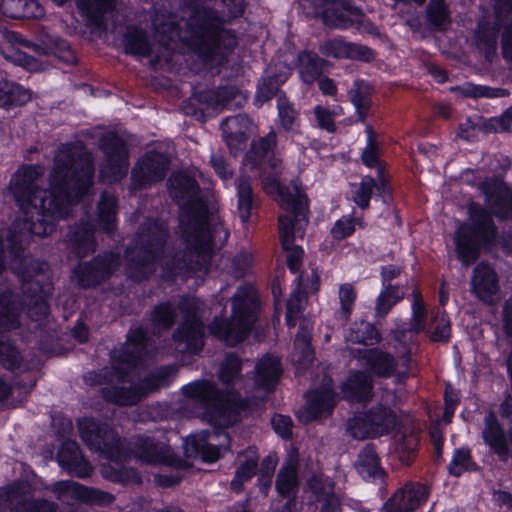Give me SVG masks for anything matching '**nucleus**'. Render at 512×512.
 I'll use <instances>...</instances> for the list:
<instances>
[{
    "label": "nucleus",
    "instance_id": "72a5a7b5",
    "mask_svg": "<svg viewBox=\"0 0 512 512\" xmlns=\"http://www.w3.org/2000/svg\"><path fill=\"white\" fill-rule=\"evenodd\" d=\"M372 380L362 372L351 375L342 386L343 398L349 402H366L370 399Z\"/></svg>",
    "mask_w": 512,
    "mask_h": 512
},
{
    "label": "nucleus",
    "instance_id": "6ab92c4d",
    "mask_svg": "<svg viewBox=\"0 0 512 512\" xmlns=\"http://www.w3.org/2000/svg\"><path fill=\"white\" fill-rule=\"evenodd\" d=\"M304 493L308 499L320 503L319 512H342V494L335 489V482L324 474H315L306 481Z\"/></svg>",
    "mask_w": 512,
    "mask_h": 512
},
{
    "label": "nucleus",
    "instance_id": "69168bd1",
    "mask_svg": "<svg viewBox=\"0 0 512 512\" xmlns=\"http://www.w3.org/2000/svg\"><path fill=\"white\" fill-rule=\"evenodd\" d=\"M357 298V292L350 283H344L339 287V301L341 305V316L344 320L350 317L354 303Z\"/></svg>",
    "mask_w": 512,
    "mask_h": 512
},
{
    "label": "nucleus",
    "instance_id": "0e129e2a",
    "mask_svg": "<svg viewBox=\"0 0 512 512\" xmlns=\"http://www.w3.org/2000/svg\"><path fill=\"white\" fill-rule=\"evenodd\" d=\"M22 357L16 347L0 338V364L9 370L18 368Z\"/></svg>",
    "mask_w": 512,
    "mask_h": 512
},
{
    "label": "nucleus",
    "instance_id": "0eeeda50",
    "mask_svg": "<svg viewBox=\"0 0 512 512\" xmlns=\"http://www.w3.org/2000/svg\"><path fill=\"white\" fill-rule=\"evenodd\" d=\"M11 254V265L22 282L24 302L27 307L28 316L34 321H41L48 315L46 299L51 294V285L42 284L38 277L43 272V263L32 259L23 249L16 248V251L9 249Z\"/></svg>",
    "mask_w": 512,
    "mask_h": 512
},
{
    "label": "nucleus",
    "instance_id": "052dcab7",
    "mask_svg": "<svg viewBox=\"0 0 512 512\" xmlns=\"http://www.w3.org/2000/svg\"><path fill=\"white\" fill-rule=\"evenodd\" d=\"M115 496L107 491L82 485L79 501L97 505L107 506L114 502Z\"/></svg>",
    "mask_w": 512,
    "mask_h": 512
},
{
    "label": "nucleus",
    "instance_id": "4be33fe9",
    "mask_svg": "<svg viewBox=\"0 0 512 512\" xmlns=\"http://www.w3.org/2000/svg\"><path fill=\"white\" fill-rule=\"evenodd\" d=\"M120 265V258L113 253L99 255L90 262L79 265L74 275L82 288L95 286L107 279Z\"/></svg>",
    "mask_w": 512,
    "mask_h": 512
},
{
    "label": "nucleus",
    "instance_id": "a878e982",
    "mask_svg": "<svg viewBox=\"0 0 512 512\" xmlns=\"http://www.w3.org/2000/svg\"><path fill=\"white\" fill-rule=\"evenodd\" d=\"M332 386V379L325 376L321 390L311 391L306 394L307 405L306 410L302 415L304 422H309L330 415L336 404Z\"/></svg>",
    "mask_w": 512,
    "mask_h": 512
},
{
    "label": "nucleus",
    "instance_id": "412c9836",
    "mask_svg": "<svg viewBox=\"0 0 512 512\" xmlns=\"http://www.w3.org/2000/svg\"><path fill=\"white\" fill-rule=\"evenodd\" d=\"M120 265V258L113 253L99 255L90 262L79 265L74 275L82 288L95 286L107 279Z\"/></svg>",
    "mask_w": 512,
    "mask_h": 512
},
{
    "label": "nucleus",
    "instance_id": "de8ad7c7",
    "mask_svg": "<svg viewBox=\"0 0 512 512\" xmlns=\"http://www.w3.org/2000/svg\"><path fill=\"white\" fill-rule=\"evenodd\" d=\"M98 219L107 233L114 231L116 227V198L103 192L98 204Z\"/></svg>",
    "mask_w": 512,
    "mask_h": 512
},
{
    "label": "nucleus",
    "instance_id": "e2e57ef3",
    "mask_svg": "<svg viewBox=\"0 0 512 512\" xmlns=\"http://www.w3.org/2000/svg\"><path fill=\"white\" fill-rule=\"evenodd\" d=\"M277 102L278 116L281 126L286 131L293 130L298 118L297 111L285 97H279Z\"/></svg>",
    "mask_w": 512,
    "mask_h": 512
},
{
    "label": "nucleus",
    "instance_id": "9d476101",
    "mask_svg": "<svg viewBox=\"0 0 512 512\" xmlns=\"http://www.w3.org/2000/svg\"><path fill=\"white\" fill-rule=\"evenodd\" d=\"M82 440L90 449L101 453L105 458L121 462L127 456V450L118 434L107 424H101L93 418H84L78 422Z\"/></svg>",
    "mask_w": 512,
    "mask_h": 512
},
{
    "label": "nucleus",
    "instance_id": "bf43d9fd",
    "mask_svg": "<svg viewBox=\"0 0 512 512\" xmlns=\"http://www.w3.org/2000/svg\"><path fill=\"white\" fill-rule=\"evenodd\" d=\"M426 13L428 21L436 28H443L450 21V13L445 0H430Z\"/></svg>",
    "mask_w": 512,
    "mask_h": 512
},
{
    "label": "nucleus",
    "instance_id": "3c124183",
    "mask_svg": "<svg viewBox=\"0 0 512 512\" xmlns=\"http://www.w3.org/2000/svg\"><path fill=\"white\" fill-rule=\"evenodd\" d=\"M349 95L360 120L364 122L371 104L369 86L362 81H356L350 89Z\"/></svg>",
    "mask_w": 512,
    "mask_h": 512
},
{
    "label": "nucleus",
    "instance_id": "c03bdc74",
    "mask_svg": "<svg viewBox=\"0 0 512 512\" xmlns=\"http://www.w3.org/2000/svg\"><path fill=\"white\" fill-rule=\"evenodd\" d=\"M345 337L347 341L363 345H374L380 341L376 328L363 320L354 322Z\"/></svg>",
    "mask_w": 512,
    "mask_h": 512
},
{
    "label": "nucleus",
    "instance_id": "a18cd8bd",
    "mask_svg": "<svg viewBox=\"0 0 512 512\" xmlns=\"http://www.w3.org/2000/svg\"><path fill=\"white\" fill-rule=\"evenodd\" d=\"M323 60L315 53L304 51L299 54V73L301 79L311 84L322 74Z\"/></svg>",
    "mask_w": 512,
    "mask_h": 512
},
{
    "label": "nucleus",
    "instance_id": "8fccbe9b",
    "mask_svg": "<svg viewBox=\"0 0 512 512\" xmlns=\"http://www.w3.org/2000/svg\"><path fill=\"white\" fill-rule=\"evenodd\" d=\"M356 468L365 479L374 478L381 474L377 454L371 446H366L359 454Z\"/></svg>",
    "mask_w": 512,
    "mask_h": 512
},
{
    "label": "nucleus",
    "instance_id": "7ed1b4c3",
    "mask_svg": "<svg viewBox=\"0 0 512 512\" xmlns=\"http://www.w3.org/2000/svg\"><path fill=\"white\" fill-rule=\"evenodd\" d=\"M153 349L154 346L147 339L142 327L131 329L117 364L112 367L111 371L105 372V377L110 374V380L113 383L102 389V395L107 401L121 406L134 405L149 392L169 383L174 369L162 367L147 376L141 384H131L129 387L123 385L126 382L127 372L124 371L122 365H126L127 368L136 367L139 361L152 355Z\"/></svg>",
    "mask_w": 512,
    "mask_h": 512
},
{
    "label": "nucleus",
    "instance_id": "4d7b16f0",
    "mask_svg": "<svg viewBox=\"0 0 512 512\" xmlns=\"http://www.w3.org/2000/svg\"><path fill=\"white\" fill-rule=\"evenodd\" d=\"M412 316L409 331L418 334L426 329L427 310L419 291H413Z\"/></svg>",
    "mask_w": 512,
    "mask_h": 512
},
{
    "label": "nucleus",
    "instance_id": "c9c22d12",
    "mask_svg": "<svg viewBox=\"0 0 512 512\" xmlns=\"http://www.w3.org/2000/svg\"><path fill=\"white\" fill-rule=\"evenodd\" d=\"M360 354L363 365L378 376L388 377L395 370V360L389 353L378 349H365Z\"/></svg>",
    "mask_w": 512,
    "mask_h": 512
},
{
    "label": "nucleus",
    "instance_id": "9b49d317",
    "mask_svg": "<svg viewBox=\"0 0 512 512\" xmlns=\"http://www.w3.org/2000/svg\"><path fill=\"white\" fill-rule=\"evenodd\" d=\"M299 5L307 16L320 17L330 28H349L361 16L349 0H299Z\"/></svg>",
    "mask_w": 512,
    "mask_h": 512
},
{
    "label": "nucleus",
    "instance_id": "e433bc0d",
    "mask_svg": "<svg viewBox=\"0 0 512 512\" xmlns=\"http://www.w3.org/2000/svg\"><path fill=\"white\" fill-rule=\"evenodd\" d=\"M116 7V0H77L79 13L87 19L91 25L100 27L104 23V17Z\"/></svg>",
    "mask_w": 512,
    "mask_h": 512
},
{
    "label": "nucleus",
    "instance_id": "5701e85b",
    "mask_svg": "<svg viewBox=\"0 0 512 512\" xmlns=\"http://www.w3.org/2000/svg\"><path fill=\"white\" fill-rule=\"evenodd\" d=\"M229 436L226 433L216 430L202 431L199 434L187 438L185 450L188 457L201 456L207 461H215L220 456V448L226 447Z\"/></svg>",
    "mask_w": 512,
    "mask_h": 512
},
{
    "label": "nucleus",
    "instance_id": "13d9d810",
    "mask_svg": "<svg viewBox=\"0 0 512 512\" xmlns=\"http://www.w3.org/2000/svg\"><path fill=\"white\" fill-rule=\"evenodd\" d=\"M241 360L235 354H227L219 368V378L224 384H233L241 377Z\"/></svg>",
    "mask_w": 512,
    "mask_h": 512
},
{
    "label": "nucleus",
    "instance_id": "20e7f679",
    "mask_svg": "<svg viewBox=\"0 0 512 512\" xmlns=\"http://www.w3.org/2000/svg\"><path fill=\"white\" fill-rule=\"evenodd\" d=\"M227 7V14L218 15L212 9L194 4L185 5L180 10L181 21L185 31L181 34L183 41L191 50L201 57H209L220 49L231 50L236 44V37L223 28L226 18L240 16L244 11V0H222Z\"/></svg>",
    "mask_w": 512,
    "mask_h": 512
},
{
    "label": "nucleus",
    "instance_id": "a211bd4d",
    "mask_svg": "<svg viewBox=\"0 0 512 512\" xmlns=\"http://www.w3.org/2000/svg\"><path fill=\"white\" fill-rule=\"evenodd\" d=\"M262 182L266 193L280 197V205L287 211V215L292 218L299 216L302 205H305V214H308V199L299 180H293L290 186L284 189L280 185L278 175L264 173Z\"/></svg>",
    "mask_w": 512,
    "mask_h": 512
},
{
    "label": "nucleus",
    "instance_id": "39448f33",
    "mask_svg": "<svg viewBox=\"0 0 512 512\" xmlns=\"http://www.w3.org/2000/svg\"><path fill=\"white\" fill-rule=\"evenodd\" d=\"M184 410L211 424L227 428L238 421L240 404L234 394L222 392L214 382L199 380L182 388Z\"/></svg>",
    "mask_w": 512,
    "mask_h": 512
},
{
    "label": "nucleus",
    "instance_id": "a19ab883",
    "mask_svg": "<svg viewBox=\"0 0 512 512\" xmlns=\"http://www.w3.org/2000/svg\"><path fill=\"white\" fill-rule=\"evenodd\" d=\"M31 92L22 86L9 82L0 81V106L10 109L14 106H21L30 101Z\"/></svg>",
    "mask_w": 512,
    "mask_h": 512
},
{
    "label": "nucleus",
    "instance_id": "5fc2aeb1",
    "mask_svg": "<svg viewBox=\"0 0 512 512\" xmlns=\"http://www.w3.org/2000/svg\"><path fill=\"white\" fill-rule=\"evenodd\" d=\"M404 297V292L397 286L388 285L376 301V315L385 317L392 307Z\"/></svg>",
    "mask_w": 512,
    "mask_h": 512
},
{
    "label": "nucleus",
    "instance_id": "f03ea898",
    "mask_svg": "<svg viewBox=\"0 0 512 512\" xmlns=\"http://www.w3.org/2000/svg\"><path fill=\"white\" fill-rule=\"evenodd\" d=\"M44 173L42 165H23L10 180L9 190L23 213V219L14 222L8 235V247L13 252L26 247L33 235H51L58 223L71 215L72 207L93 184V159L78 146L64 144L54 156L48 189L39 185Z\"/></svg>",
    "mask_w": 512,
    "mask_h": 512
},
{
    "label": "nucleus",
    "instance_id": "f8f14e48",
    "mask_svg": "<svg viewBox=\"0 0 512 512\" xmlns=\"http://www.w3.org/2000/svg\"><path fill=\"white\" fill-rule=\"evenodd\" d=\"M179 309L184 320L173 334L176 349L181 353H196L203 347L204 327L198 316V304L193 298H183Z\"/></svg>",
    "mask_w": 512,
    "mask_h": 512
},
{
    "label": "nucleus",
    "instance_id": "7c9ffc66",
    "mask_svg": "<svg viewBox=\"0 0 512 512\" xmlns=\"http://www.w3.org/2000/svg\"><path fill=\"white\" fill-rule=\"evenodd\" d=\"M312 324L308 320H302L299 332L296 335L292 362L299 369L306 368L313 361V349L311 347Z\"/></svg>",
    "mask_w": 512,
    "mask_h": 512
},
{
    "label": "nucleus",
    "instance_id": "4468645a",
    "mask_svg": "<svg viewBox=\"0 0 512 512\" xmlns=\"http://www.w3.org/2000/svg\"><path fill=\"white\" fill-rule=\"evenodd\" d=\"M397 424L394 412L385 406H377L368 412L359 413L349 419L347 431L358 440L388 433Z\"/></svg>",
    "mask_w": 512,
    "mask_h": 512
},
{
    "label": "nucleus",
    "instance_id": "774afa93",
    "mask_svg": "<svg viewBox=\"0 0 512 512\" xmlns=\"http://www.w3.org/2000/svg\"><path fill=\"white\" fill-rule=\"evenodd\" d=\"M82 485L73 481H60L52 486L53 493L61 501H68L70 498L79 500Z\"/></svg>",
    "mask_w": 512,
    "mask_h": 512
},
{
    "label": "nucleus",
    "instance_id": "bb28decb",
    "mask_svg": "<svg viewBox=\"0 0 512 512\" xmlns=\"http://www.w3.org/2000/svg\"><path fill=\"white\" fill-rule=\"evenodd\" d=\"M250 126V119L242 114L227 117L222 122L223 139L231 154L236 155L245 149Z\"/></svg>",
    "mask_w": 512,
    "mask_h": 512
},
{
    "label": "nucleus",
    "instance_id": "603ef678",
    "mask_svg": "<svg viewBox=\"0 0 512 512\" xmlns=\"http://www.w3.org/2000/svg\"><path fill=\"white\" fill-rule=\"evenodd\" d=\"M176 320V312L169 302L157 305L151 316L154 333H160L161 330H168Z\"/></svg>",
    "mask_w": 512,
    "mask_h": 512
},
{
    "label": "nucleus",
    "instance_id": "f3484780",
    "mask_svg": "<svg viewBox=\"0 0 512 512\" xmlns=\"http://www.w3.org/2000/svg\"><path fill=\"white\" fill-rule=\"evenodd\" d=\"M31 486L25 482H15L0 489V508L14 505L11 512H56V504L46 500H30Z\"/></svg>",
    "mask_w": 512,
    "mask_h": 512
},
{
    "label": "nucleus",
    "instance_id": "1a4fd4ad",
    "mask_svg": "<svg viewBox=\"0 0 512 512\" xmlns=\"http://www.w3.org/2000/svg\"><path fill=\"white\" fill-rule=\"evenodd\" d=\"M471 225L459 223L455 233V250L463 265H470L479 256L480 243H490L496 235V227L489 213L479 204L468 207Z\"/></svg>",
    "mask_w": 512,
    "mask_h": 512
},
{
    "label": "nucleus",
    "instance_id": "338daca9",
    "mask_svg": "<svg viewBox=\"0 0 512 512\" xmlns=\"http://www.w3.org/2000/svg\"><path fill=\"white\" fill-rule=\"evenodd\" d=\"M474 469V464L471 460L470 452L467 449L457 450L449 465V472L454 476H460L464 471Z\"/></svg>",
    "mask_w": 512,
    "mask_h": 512
},
{
    "label": "nucleus",
    "instance_id": "473e14b6",
    "mask_svg": "<svg viewBox=\"0 0 512 512\" xmlns=\"http://www.w3.org/2000/svg\"><path fill=\"white\" fill-rule=\"evenodd\" d=\"M483 438L485 443L494 450L502 461L506 462L508 460L509 446L494 413H489L485 417Z\"/></svg>",
    "mask_w": 512,
    "mask_h": 512
},
{
    "label": "nucleus",
    "instance_id": "864d4df0",
    "mask_svg": "<svg viewBox=\"0 0 512 512\" xmlns=\"http://www.w3.org/2000/svg\"><path fill=\"white\" fill-rule=\"evenodd\" d=\"M493 213L501 219H512V193L508 189H499L488 199Z\"/></svg>",
    "mask_w": 512,
    "mask_h": 512
},
{
    "label": "nucleus",
    "instance_id": "680f3d73",
    "mask_svg": "<svg viewBox=\"0 0 512 512\" xmlns=\"http://www.w3.org/2000/svg\"><path fill=\"white\" fill-rule=\"evenodd\" d=\"M302 277H299V284L292 292L287 301L286 322L289 327H294L296 324L295 318L301 312L305 304V295L301 291Z\"/></svg>",
    "mask_w": 512,
    "mask_h": 512
},
{
    "label": "nucleus",
    "instance_id": "dca6fc26",
    "mask_svg": "<svg viewBox=\"0 0 512 512\" xmlns=\"http://www.w3.org/2000/svg\"><path fill=\"white\" fill-rule=\"evenodd\" d=\"M300 207L299 216L293 218L289 215L279 217L280 240L283 250L287 254V265L292 272H296L300 268L303 250L296 241L303 239L308 225V214H305V205Z\"/></svg>",
    "mask_w": 512,
    "mask_h": 512
},
{
    "label": "nucleus",
    "instance_id": "393cba45",
    "mask_svg": "<svg viewBox=\"0 0 512 512\" xmlns=\"http://www.w3.org/2000/svg\"><path fill=\"white\" fill-rule=\"evenodd\" d=\"M471 292L483 303L493 305L499 301V284L495 271L485 263H479L470 280Z\"/></svg>",
    "mask_w": 512,
    "mask_h": 512
},
{
    "label": "nucleus",
    "instance_id": "c756f323",
    "mask_svg": "<svg viewBox=\"0 0 512 512\" xmlns=\"http://www.w3.org/2000/svg\"><path fill=\"white\" fill-rule=\"evenodd\" d=\"M321 52L334 58H352L369 61L373 58L371 49L366 46L333 39L321 46Z\"/></svg>",
    "mask_w": 512,
    "mask_h": 512
},
{
    "label": "nucleus",
    "instance_id": "f257e3e1",
    "mask_svg": "<svg viewBox=\"0 0 512 512\" xmlns=\"http://www.w3.org/2000/svg\"><path fill=\"white\" fill-rule=\"evenodd\" d=\"M168 191L180 205L179 228L185 249L162 255L167 226L147 220L139 227L133 246L126 251V273L135 281L149 277L158 261L167 277L206 271L215 247L223 245L229 236L218 215L210 212L200 198L199 187L192 177L173 174L168 181Z\"/></svg>",
    "mask_w": 512,
    "mask_h": 512
},
{
    "label": "nucleus",
    "instance_id": "6e6552de",
    "mask_svg": "<svg viewBox=\"0 0 512 512\" xmlns=\"http://www.w3.org/2000/svg\"><path fill=\"white\" fill-rule=\"evenodd\" d=\"M257 302L251 286L239 287L232 301L230 320L215 318L210 332L229 346L243 341L249 334L256 319Z\"/></svg>",
    "mask_w": 512,
    "mask_h": 512
},
{
    "label": "nucleus",
    "instance_id": "58836bf2",
    "mask_svg": "<svg viewBox=\"0 0 512 512\" xmlns=\"http://www.w3.org/2000/svg\"><path fill=\"white\" fill-rule=\"evenodd\" d=\"M69 241L77 256L85 257L96 248L94 226L86 223L75 227L70 232Z\"/></svg>",
    "mask_w": 512,
    "mask_h": 512
},
{
    "label": "nucleus",
    "instance_id": "2f4dec72",
    "mask_svg": "<svg viewBox=\"0 0 512 512\" xmlns=\"http://www.w3.org/2000/svg\"><path fill=\"white\" fill-rule=\"evenodd\" d=\"M282 375L281 361L272 355L263 356L255 366V382L258 386L272 390Z\"/></svg>",
    "mask_w": 512,
    "mask_h": 512
},
{
    "label": "nucleus",
    "instance_id": "49530a36",
    "mask_svg": "<svg viewBox=\"0 0 512 512\" xmlns=\"http://www.w3.org/2000/svg\"><path fill=\"white\" fill-rule=\"evenodd\" d=\"M243 457L244 460L241 461L239 468L236 470L235 477L231 482L232 489L237 492L242 489L244 481L254 476L258 465V456L255 450L248 449Z\"/></svg>",
    "mask_w": 512,
    "mask_h": 512
},
{
    "label": "nucleus",
    "instance_id": "423d86ee",
    "mask_svg": "<svg viewBox=\"0 0 512 512\" xmlns=\"http://www.w3.org/2000/svg\"><path fill=\"white\" fill-rule=\"evenodd\" d=\"M152 26L158 38L159 45L149 42L144 30L132 26L128 27L124 35V48L127 53L148 57L152 65L157 64L166 55L170 45L176 41H183L181 34L185 31L184 22L178 21L177 16L167 13H155L152 18Z\"/></svg>",
    "mask_w": 512,
    "mask_h": 512
},
{
    "label": "nucleus",
    "instance_id": "b1692460",
    "mask_svg": "<svg viewBox=\"0 0 512 512\" xmlns=\"http://www.w3.org/2000/svg\"><path fill=\"white\" fill-rule=\"evenodd\" d=\"M134 457L141 462L149 464H165L175 468H182L185 462L177 458L170 447L151 438H139L132 448Z\"/></svg>",
    "mask_w": 512,
    "mask_h": 512
},
{
    "label": "nucleus",
    "instance_id": "f704fd0d",
    "mask_svg": "<svg viewBox=\"0 0 512 512\" xmlns=\"http://www.w3.org/2000/svg\"><path fill=\"white\" fill-rule=\"evenodd\" d=\"M200 99L212 107H241L246 101L245 96L235 87H222L200 94Z\"/></svg>",
    "mask_w": 512,
    "mask_h": 512
},
{
    "label": "nucleus",
    "instance_id": "37998d69",
    "mask_svg": "<svg viewBox=\"0 0 512 512\" xmlns=\"http://www.w3.org/2000/svg\"><path fill=\"white\" fill-rule=\"evenodd\" d=\"M276 138V133L270 131L266 136L252 142L251 149L246 155V160L252 167L262 165L263 160L275 153Z\"/></svg>",
    "mask_w": 512,
    "mask_h": 512
},
{
    "label": "nucleus",
    "instance_id": "6e6d98bb",
    "mask_svg": "<svg viewBox=\"0 0 512 512\" xmlns=\"http://www.w3.org/2000/svg\"><path fill=\"white\" fill-rule=\"evenodd\" d=\"M353 187V200L362 209L369 206V201L374 188L381 190L384 188V182L377 185L375 180L370 176H365L360 184H354Z\"/></svg>",
    "mask_w": 512,
    "mask_h": 512
},
{
    "label": "nucleus",
    "instance_id": "ea45409f",
    "mask_svg": "<svg viewBox=\"0 0 512 512\" xmlns=\"http://www.w3.org/2000/svg\"><path fill=\"white\" fill-rule=\"evenodd\" d=\"M20 304L13 293L0 295V331L16 329L19 326Z\"/></svg>",
    "mask_w": 512,
    "mask_h": 512
},
{
    "label": "nucleus",
    "instance_id": "c85d7f7f",
    "mask_svg": "<svg viewBox=\"0 0 512 512\" xmlns=\"http://www.w3.org/2000/svg\"><path fill=\"white\" fill-rule=\"evenodd\" d=\"M298 452L292 449L280 468L276 478V490L283 498L296 497L298 480Z\"/></svg>",
    "mask_w": 512,
    "mask_h": 512
},
{
    "label": "nucleus",
    "instance_id": "4c0bfd02",
    "mask_svg": "<svg viewBox=\"0 0 512 512\" xmlns=\"http://www.w3.org/2000/svg\"><path fill=\"white\" fill-rule=\"evenodd\" d=\"M428 488L422 484H409L396 493L391 500L395 501L405 512H413L428 496Z\"/></svg>",
    "mask_w": 512,
    "mask_h": 512
},
{
    "label": "nucleus",
    "instance_id": "ddd939ff",
    "mask_svg": "<svg viewBox=\"0 0 512 512\" xmlns=\"http://www.w3.org/2000/svg\"><path fill=\"white\" fill-rule=\"evenodd\" d=\"M494 1L497 23L481 22L474 32L475 49L489 63L497 57L500 26L512 21V0Z\"/></svg>",
    "mask_w": 512,
    "mask_h": 512
},
{
    "label": "nucleus",
    "instance_id": "2eb2a0df",
    "mask_svg": "<svg viewBox=\"0 0 512 512\" xmlns=\"http://www.w3.org/2000/svg\"><path fill=\"white\" fill-rule=\"evenodd\" d=\"M99 146L104 153L100 178L107 183L121 180L126 176L129 167V154L125 142L116 134L108 133L101 137Z\"/></svg>",
    "mask_w": 512,
    "mask_h": 512
},
{
    "label": "nucleus",
    "instance_id": "09e8293b",
    "mask_svg": "<svg viewBox=\"0 0 512 512\" xmlns=\"http://www.w3.org/2000/svg\"><path fill=\"white\" fill-rule=\"evenodd\" d=\"M237 211L243 223L248 222L250 218V211L253 205V193L251 188L250 179L246 176H241L237 183Z\"/></svg>",
    "mask_w": 512,
    "mask_h": 512
},
{
    "label": "nucleus",
    "instance_id": "79ce46f5",
    "mask_svg": "<svg viewBox=\"0 0 512 512\" xmlns=\"http://www.w3.org/2000/svg\"><path fill=\"white\" fill-rule=\"evenodd\" d=\"M0 10L10 18H34L40 15L41 9L33 0H0Z\"/></svg>",
    "mask_w": 512,
    "mask_h": 512
},
{
    "label": "nucleus",
    "instance_id": "aec40b11",
    "mask_svg": "<svg viewBox=\"0 0 512 512\" xmlns=\"http://www.w3.org/2000/svg\"><path fill=\"white\" fill-rule=\"evenodd\" d=\"M169 158L157 152H147L135 165L131 175L133 189H140L162 180L168 169Z\"/></svg>",
    "mask_w": 512,
    "mask_h": 512
},
{
    "label": "nucleus",
    "instance_id": "cd10ccee",
    "mask_svg": "<svg viewBox=\"0 0 512 512\" xmlns=\"http://www.w3.org/2000/svg\"><path fill=\"white\" fill-rule=\"evenodd\" d=\"M59 465L68 473L79 478H86L91 475L92 467L83 458L78 444L73 440L65 441L57 454Z\"/></svg>",
    "mask_w": 512,
    "mask_h": 512
}]
</instances>
